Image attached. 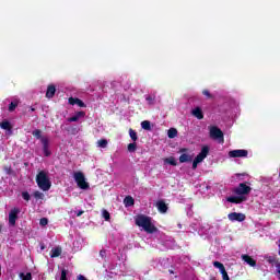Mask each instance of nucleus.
<instances>
[{"label":"nucleus","instance_id":"13","mask_svg":"<svg viewBox=\"0 0 280 280\" xmlns=\"http://www.w3.org/2000/svg\"><path fill=\"white\" fill-rule=\"evenodd\" d=\"M42 145L44 156H51V151H49V138H42Z\"/></svg>","mask_w":280,"mask_h":280},{"label":"nucleus","instance_id":"39","mask_svg":"<svg viewBox=\"0 0 280 280\" xmlns=\"http://www.w3.org/2000/svg\"><path fill=\"white\" fill-rule=\"evenodd\" d=\"M199 163H200V162H197V160H194V161H192V170H197Z\"/></svg>","mask_w":280,"mask_h":280},{"label":"nucleus","instance_id":"27","mask_svg":"<svg viewBox=\"0 0 280 280\" xmlns=\"http://www.w3.org/2000/svg\"><path fill=\"white\" fill-rule=\"evenodd\" d=\"M19 106V101H13L9 104V113H14Z\"/></svg>","mask_w":280,"mask_h":280},{"label":"nucleus","instance_id":"3","mask_svg":"<svg viewBox=\"0 0 280 280\" xmlns=\"http://www.w3.org/2000/svg\"><path fill=\"white\" fill-rule=\"evenodd\" d=\"M210 139H214V141L224 143V132H222V129H220L215 126H212L210 128Z\"/></svg>","mask_w":280,"mask_h":280},{"label":"nucleus","instance_id":"26","mask_svg":"<svg viewBox=\"0 0 280 280\" xmlns=\"http://www.w3.org/2000/svg\"><path fill=\"white\" fill-rule=\"evenodd\" d=\"M164 163H167L168 165H173L174 167H176L178 165V163L176 162V159L174 156L166 158L164 160Z\"/></svg>","mask_w":280,"mask_h":280},{"label":"nucleus","instance_id":"28","mask_svg":"<svg viewBox=\"0 0 280 280\" xmlns=\"http://www.w3.org/2000/svg\"><path fill=\"white\" fill-rule=\"evenodd\" d=\"M141 128L143 130H152V126L150 125V120H144L141 122Z\"/></svg>","mask_w":280,"mask_h":280},{"label":"nucleus","instance_id":"18","mask_svg":"<svg viewBox=\"0 0 280 280\" xmlns=\"http://www.w3.org/2000/svg\"><path fill=\"white\" fill-rule=\"evenodd\" d=\"M192 115L197 119H205V114L202 113V108L200 107H196L195 109H192Z\"/></svg>","mask_w":280,"mask_h":280},{"label":"nucleus","instance_id":"35","mask_svg":"<svg viewBox=\"0 0 280 280\" xmlns=\"http://www.w3.org/2000/svg\"><path fill=\"white\" fill-rule=\"evenodd\" d=\"M147 102L152 105L154 104V101L156 100V96L149 95L145 97Z\"/></svg>","mask_w":280,"mask_h":280},{"label":"nucleus","instance_id":"16","mask_svg":"<svg viewBox=\"0 0 280 280\" xmlns=\"http://www.w3.org/2000/svg\"><path fill=\"white\" fill-rule=\"evenodd\" d=\"M56 95V85L49 84L46 91V97L51 100Z\"/></svg>","mask_w":280,"mask_h":280},{"label":"nucleus","instance_id":"17","mask_svg":"<svg viewBox=\"0 0 280 280\" xmlns=\"http://www.w3.org/2000/svg\"><path fill=\"white\" fill-rule=\"evenodd\" d=\"M156 207L160 213H167V203H165V201L163 200L158 201Z\"/></svg>","mask_w":280,"mask_h":280},{"label":"nucleus","instance_id":"30","mask_svg":"<svg viewBox=\"0 0 280 280\" xmlns=\"http://www.w3.org/2000/svg\"><path fill=\"white\" fill-rule=\"evenodd\" d=\"M127 150H128V152H137V142L129 143L127 145Z\"/></svg>","mask_w":280,"mask_h":280},{"label":"nucleus","instance_id":"24","mask_svg":"<svg viewBox=\"0 0 280 280\" xmlns=\"http://www.w3.org/2000/svg\"><path fill=\"white\" fill-rule=\"evenodd\" d=\"M125 207H132L135 205V198L127 196L124 199Z\"/></svg>","mask_w":280,"mask_h":280},{"label":"nucleus","instance_id":"40","mask_svg":"<svg viewBox=\"0 0 280 280\" xmlns=\"http://www.w3.org/2000/svg\"><path fill=\"white\" fill-rule=\"evenodd\" d=\"M100 256L102 257V259H104V257H106V250L105 249H101L100 250Z\"/></svg>","mask_w":280,"mask_h":280},{"label":"nucleus","instance_id":"14","mask_svg":"<svg viewBox=\"0 0 280 280\" xmlns=\"http://www.w3.org/2000/svg\"><path fill=\"white\" fill-rule=\"evenodd\" d=\"M68 104H70V106H75L77 104L80 108H86V104H84L82 100L75 97H69Z\"/></svg>","mask_w":280,"mask_h":280},{"label":"nucleus","instance_id":"34","mask_svg":"<svg viewBox=\"0 0 280 280\" xmlns=\"http://www.w3.org/2000/svg\"><path fill=\"white\" fill-rule=\"evenodd\" d=\"M20 277L22 280H32V273L27 272L25 273H20Z\"/></svg>","mask_w":280,"mask_h":280},{"label":"nucleus","instance_id":"38","mask_svg":"<svg viewBox=\"0 0 280 280\" xmlns=\"http://www.w3.org/2000/svg\"><path fill=\"white\" fill-rule=\"evenodd\" d=\"M60 280H67V269H61Z\"/></svg>","mask_w":280,"mask_h":280},{"label":"nucleus","instance_id":"15","mask_svg":"<svg viewBox=\"0 0 280 280\" xmlns=\"http://www.w3.org/2000/svg\"><path fill=\"white\" fill-rule=\"evenodd\" d=\"M242 259L243 261H245V264H248V266H252L253 268L257 266V260L253 259V257H250L249 255H243Z\"/></svg>","mask_w":280,"mask_h":280},{"label":"nucleus","instance_id":"47","mask_svg":"<svg viewBox=\"0 0 280 280\" xmlns=\"http://www.w3.org/2000/svg\"><path fill=\"white\" fill-rule=\"evenodd\" d=\"M0 277H1V265H0Z\"/></svg>","mask_w":280,"mask_h":280},{"label":"nucleus","instance_id":"6","mask_svg":"<svg viewBox=\"0 0 280 280\" xmlns=\"http://www.w3.org/2000/svg\"><path fill=\"white\" fill-rule=\"evenodd\" d=\"M230 159H246L248 151L244 149L232 150L229 152Z\"/></svg>","mask_w":280,"mask_h":280},{"label":"nucleus","instance_id":"2","mask_svg":"<svg viewBox=\"0 0 280 280\" xmlns=\"http://www.w3.org/2000/svg\"><path fill=\"white\" fill-rule=\"evenodd\" d=\"M36 183L42 191H49L51 189V180L45 171H39L36 175Z\"/></svg>","mask_w":280,"mask_h":280},{"label":"nucleus","instance_id":"1","mask_svg":"<svg viewBox=\"0 0 280 280\" xmlns=\"http://www.w3.org/2000/svg\"><path fill=\"white\" fill-rule=\"evenodd\" d=\"M137 226H141L145 233H156L159 229L152 224V218L148 215L140 214L136 218Z\"/></svg>","mask_w":280,"mask_h":280},{"label":"nucleus","instance_id":"29","mask_svg":"<svg viewBox=\"0 0 280 280\" xmlns=\"http://www.w3.org/2000/svg\"><path fill=\"white\" fill-rule=\"evenodd\" d=\"M102 215L106 222H110V212H108V210L103 209Z\"/></svg>","mask_w":280,"mask_h":280},{"label":"nucleus","instance_id":"43","mask_svg":"<svg viewBox=\"0 0 280 280\" xmlns=\"http://www.w3.org/2000/svg\"><path fill=\"white\" fill-rule=\"evenodd\" d=\"M30 110H31V113H34V110H36V108L30 107Z\"/></svg>","mask_w":280,"mask_h":280},{"label":"nucleus","instance_id":"12","mask_svg":"<svg viewBox=\"0 0 280 280\" xmlns=\"http://www.w3.org/2000/svg\"><path fill=\"white\" fill-rule=\"evenodd\" d=\"M86 117V112H77L72 117L67 118V121L73 124L74 121H80V119Z\"/></svg>","mask_w":280,"mask_h":280},{"label":"nucleus","instance_id":"19","mask_svg":"<svg viewBox=\"0 0 280 280\" xmlns=\"http://www.w3.org/2000/svg\"><path fill=\"white\" fill-rule=\"evenodd\" d=\"M60 255H62V247L58 246L51 249V254H50L51 259L56 257H60Z\"/></svg>","mask_w":280,"mask_h":280},{"label":"nucleus","instance_id":"23","mask_svg":"<svg viewBox=\"0 0 280 280\" xmlns=\"http://www.w3.org/2000/svg\"><path fill=\"white\" fill-rule=\"evenodd\" d=\"M179 163H191V156L187 153H183L179 156Z\"/></svg>","mask_w":280,"mask_h":280},{"label":"nucleus","instance_id":"20","mask_svg":"<svg viewBox=\"0 0 280 280\" xmlns=\"http://www.w3.org/2000/svg\"><path fill=\"white\" fill-rule=\"evenodd\" d=\"M0 128L2 130H8L9 132H12V125L8 120H3L0 122Z\"/></svg>","mask_w":280,"mask_h":280},{"label":"nucleus","instance_id":"41","mask_svg":"<svg viewBox=\"0 0 280 280\" xmlns=\"http://www.w3.org/2000/svg\"><path fill=\"white\" fill-rule=\"evenodd\" d=\"M77 280H89V279H86V277H84L83 275H79L77 277Z\"/></svg>","mask_w":280,"mask_h":280},{"label":"nucleus","instance_id":"22","mask_svg":"<svg viewBox=\"0 0 280 280\" xmlns=\"http://www.w3.org/2000/svg\"><path fill=\"white\" fill-rule=\"evenodd\" d=\"M168 139H176L178 137V130L176 128H170L167 131Z\"/></svg>","mask_w":280,"mask_h":280},{"label":"nucleus","instance_id":"11","mask_svg":"<svg viewBox=\"0 0 280 280\" xmlns=\"http://www.w3.org/2000/svg\"><path fill=\"white\" fill-rule=\"evenodd\" d=\"M206 156H209V147L205 145L201 148L200 153L195 158V161L202 163L206 159Z\"/></svg>","mask_w":280,"mask_h":280},{"label":"nucleus","instance_id":"37","mask_svg":"<svg viewBox=\"0 0 280 280\" xmlns=\"http://www.w3.org/2000/svg\"><path fill=\"white\" fill-rule=\"evenodd\" d=\"M22 198H23V200H26V202H30V198H31L30 192L23 191L22 192Z\"/></svg>","mask_w":280,"mask_h":280},{"label":"nucleus","instance_id":"8","mask_svg":"<svg viewBox=\"0 0 280 280\" xmlns=\"http://www.w3.org/2000/svg\"><path fill=\"white\" fill-rule=\"evenodd\" d=\"M230 222H244L246 220V214L242 212H232L228 214Z\"/></svg>","mask_w":280,"mask_h":280},{"label":"nucleus","instance_id":"33","mask_svg":"<svg viewBox=\"0 0 280 280\" xmlns=\"http://www.w3.org/2000/svg\"><path fill=\"white\" fill-rule=\"evenodd\" d=\"M106 145H108V140H106V139L98 140L100 148H106Z\"/></svg>","mask_w":280,"mask_h":280},{"label":"nucleus","instance_id":"7","mask_svg":"<svg viewBox=\"0 0 280 280\" xmlns=\"http://www.w3.org/2000/svg\"><path fill=\"white\" fill-rule=\"evenodd\" d=\"M19 213H21L20 208H13L9 212V224L10 226H16V220H19Z\"/></svg>","mask_w":280,"mask_h":280},{"label":"nucleus","instance_id":"10","mask_svg":"<svg viewBox=\"0 0 280 280\" xmlns=\"http://www.w3.org/2000/svg\"><path fill=\"white\" fill-rule=\"evenodd\" d=\"M247 198L245 196L238 195V196H231L226 198L228 202H231L232 205H242V202H246Z\"/></svg>","mask_w":280,"mask_h":280},{"label":"nucleus","instance_id":"42","mask_svg":"<svg viewBox=\"0 0 280 280\" xmlns=\"http://www.w3.org/2000/svg\"><path fill=\"white\" fill-rule=\"evenodd\" d=\"M84 213L83 210H80L78 213H77V217L80 218V215H82Z\"/></svg>","mask_w":280,"mask_h":280},{"label":"nucleus","instance_id":"32","mask_svg":"<svg viewBox=\"0 0 280 280\" xmlns=\"http://www.w3.org/2000/svg\"><path fill=\"white\" fill-rule=\"evenodd\" d=\"M202 95H205L208 100H213V95L209 90H203Z\"/></svg>","mask_w":280,"mask_h":280},{"label":"nucleus","instance_id":"46","mask_svg":"<svg viewBox=\"0 0 280 280\" xmlns=\"http://www.w3.org/2000/svg\"><path fill=\"white\" fill-rule=\"evenodd\" d=\"M171 275H174V271L170 270Z\"/></svg>","mask_w":280,"mask_h":280},{"label":"nucleus","instance_id":"44","mask_svg":"<svg viewBox=\"0 0 280 280\" xmlns=\"http://www.w3.org/2000/svg\"><path fill=\"white\" fill-rule=\"evenodd\" d=\"M1 231H3V225L2 224H0V233H1Z\"/></svg>","mask_w":280,"mask_h":280},{"label":"nucleus","instance_id":"21","mask_svg":"<svg viewBox=\"0 0 280 280\" xmlns=\"http://www.w3.org/2000/svg\"><path fill=\"white\" fill-rule=\"evenodd\" d=\"M33 137H35V139H39L40 143H43V139H47V137H43V131L40 129H35L32 132Z\"/></svg>","mask_w":280,"mask_h":280},{"label":"nucleus","instance_id":"5","mask_svg":"<svg viewBox=\"0 0 280 280\" xmlns=\"http://www.w3.org/2000/svg\"><path fill=\"white\" fill-rule=\"evenodd\" d=\"M74 180L80 189H89V183H86L84 173L82 172L74 173Z\"/></svg>","mask_w":280,"mask_h":280},{"label":"nucleus","instance_id":"9","mask_svg":"<svg viewBox=\"0 0 280 280\" xmlns=\"http://www.w3.org/2000/svg\"><path fill=\"white\" fill-rule=\"evenodd\" d=\"M214 268H218L220 270V273L222 275L223 280H231L229 277V273L226 272V268L224 267V264L220 261H214L213 262Z\"/></svg>","mask_w":280,"mask_h":280},{"label":"nucleus","instance_id":"25","mask_svg":"<svg viewBox=\"0 0 280 280\" xmlns=\"http://www.w3.org/2000/svg\"><path fill=\"white\" fill-rule=\"evenodd\" d=\"M129 137L133 142L139 141V136H137V131L132 128L129 129Z\"/></svg>","mask_w":280,"mask_h":280},{"label":"nucleus","instance_id":"4","mask_svg":"<svg viewBox=\"0 0 280 280\" xmlns=\"http://www.w3.org/2000/svg\"><path fill=\"white\" fill-rule=\"evenodd\" d=\"M250 191H253V188H250V186L246 185L245 183L238 184V186L233 189V194L236 196H248Z\"/></svg>","mask_w":280,"mask_h":280},{"label":"nucleus","instance_id":"45","mask_svg":"<svg viewBox=\"0 0 280 280\" xmlns=\"http://www.w3.org/2000/svg\"><path fill=\"white\" fill-rule=\"evenodd\" d=\"M40 249H42V250H45V245H42V246H40Z\"/></svg>","mask_w":280,"mask_h":280},{"label":"nucleus","instance_id":"36","mask_svg":"<svg viewBox=\"0 0 280 280\" xmlns=\"http://www.w3.org/2000/svg\"><path fill=\"white\" fill-rule=\"evenodd\" d=\"M39 224L40 226H47V224H49V220L47 218H42L39 220Z\"/></svg>","mask_w":280,"mask_h":280},{"label":"nucleus","instance_id":"31","mask_svg":"<svg viewBox=\"0 0 280 280\" xmlns=\"http://www.w3.org/2000/svg\"><path fill=\"white\" fill-rule=\"evenodd\" d=\"M34 198H36V200H43V198H45V195L38 190H36L34 192Z\"/></svg>","mask_w":280,"mask_h":280}]
</instances>
